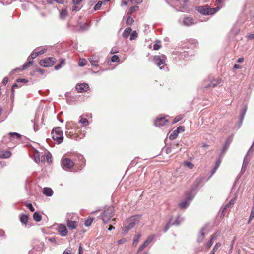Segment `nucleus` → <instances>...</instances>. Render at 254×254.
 Listing matches in <instances>:
<instances>
[{
	"label": "nucleus",
	"mask_w": 254,
	"mask_h": 254,
	"mask_svg": "<svg viewBox=\"0 0 254 254\" xmlns=\"http://www.w3.org/2000/svg\"><path fill=\"white\" fill-rule=\"evenodd\" d=\"M237 197V195L236 194H235V196L234 198H232L230 200V201L228 203H229L230 205H233L234 204L235 200L236 199V198Z\"/></svg>",
	"instance_id": "nucleus-58"
},
{
	"label": "nucleus",
	"mask_w": 254,
	"mask_h": 254,
	"mask_svg": "<svg viewBox=\"0 0 254 254\" xmlns=\"http://www.w3.org/2000/svg\"><path fill=\"white\" fill-rule=\"evenodd\" d=\"M65 59H61L60 64H57L55 66L54 68L56 70H58L61 69L62 66H63L65 64Z\"/></svg>",
	"instance_id": "nucleus-24"
},
{
	"label": "nucleus",
	"mask_w": 254,
	"mask_h": 254,
	"mask_svg": "<svg viewBox=\"0 0 254 254\" xmlns=\"http://www.w3.org/2000/svg\"><path fill=\"white\" fill-rule=\"evenodd\" d=\"M56 59L53 57H48L42 59L39 61V64L41 66L47 67L54 65L56 63Z\"/></svg>",
	"instance_id": "nucleus-7"
},
{
	"label": "nucleus",
	"mask_w": 254,
	"mask_h": 254,
	"mask_svg": "<svg viewBox=\"0 0 254 254\" xmlns=\"http://www.w3.org/2000/svg\"><path fill=\"white\" fill-rule=\"evenodd\" d=\"M231 141H232V139L230 138H228L226 141L225 144L223 147L222 150V153H224L227 150V149L229 147Z\"/></svg>",
	"instance_id": "nucleus-26"
},
{
	"label": "nucleus",
	"mask_w": 254,
	"mask_h": 254,
	"mask_svg": "<svg viewBox=\"0 0 254 254\" xmlns=\"http://www.w3.org/2000/svg\"><path fill=\"white\" fill-rule=\"evenodd\" d=\"M33 219L37 222L41 220L42 216L38 212H35L33 215Z\"/></svg>",
	"instance_id": "nucleus-27"
},
{
	"label": "nucleus",
	"mask_w": 254,
	"mask_h": 254,
	"mask_svg": "<svg viewBox=\"0 0 254 254\" xmlns=\"http://www.w3.org/2000/svg\"><path fill=\"white\" fill-rule=\"evenodd\" d=\"M134 0H126L124 1H122L121 5L127 6L130 3H132Z\"/></svg>",
	"instance_id": "nucleus-49"
},
{
	"label": "nucleus",
	"mask_w": 254,
	"mask_h": 254,
	"mask_svg": "<svg viewBox=\"0 0 254 254\" xmlns=\"http://www.w3.org/2000/svg\"><path fill=\"white\" fill-rule=\"evenodd\" d=\"M139 10V7L138 6H133L131 7L128 11L127 12V15H132L134 12L137 11Z\"/></svg>",
	"instance_id": "nucleus-28"
},
{
	"label": "nucleus",
	"mask_w": 254,
	"mask_h": 254,
	"mask_svg": "<svg viewBox=\"0 0 254 254\" xmlns=\"http://www.w3.org/2000/svg\"><path fill=\"white\" fill-rule=\"evenodd\" d=\"M51 135L53 139L56 141L57 144H60L63 141V132L60 127H54L51 131Z\"/></svg>",
	"instance_id": "nucleus-3"
},
{
	"label": "nucleus",
	"mask_w": 254,
	"mask_h": 254,
	"mask_svg": "<svg viewBox=\"0 0 254 254\" xmlns=\"http://www.w3.org/2000/svg\"><path fill=\"white\" fill-rule=\"evenodd\" d=\"M168 122V120L165 117L158 118L156 120L154 125L156 127H161L165 125Z\"/></svg>",
	"instance_id": "nucleus-13"
},
{
	"label": "nucleus",
	"mask_w": 254,
	"mask_h": 254,
	"mask_svg": "<svg viewBox=\"0 0 254 254\" xmlns=\"http://www.w3.org/2000/svg\"><path fill=\"white\" fill-rule=\"evenodd\" d=\"M76 89L79 93L87 91L89 89V86L86 83H78L76 85Z\"/></svg>",
	"instance_id": "nucleus-10"
},
{
	"label": "nucleus",
	"mask_w": 254,
	"mask_h": 254,
	"mask_svg": "<svg viewBox=\"0 0 254 254\" xmlns=\"http://www.w3.org/2000/svg\"><path fill=\"white\" fill-rule=\"evenodd\" d=\"M11 156V153L9 151H0V158L7 159Z\"/></svg>",
	"instance_id": "nucleus-19"
},
{
	"label": "nucleus",
	"mask_w": 254,
	"mask_h": 254,
	"mask_svg": "<svg viewBox=\"0 0 254 254\" xmlns=\"http://www.w3.org/2000/svg\"><path fill=\"white\" fill-rule=\"evenodd\" d=\"M52 155L50 152H48L45 156V159H47L48 162L51 161Z\"/></svg>",
	"instance_id": "nucleus-56"
},
{
	"label": "nucleus",
	"mask_w": 254,
	"mask_h": 254,
	"mask_svg": "<svg viewBox=\"0 0 254 254\" xmlns=\"http://www.w3.org/2000/svg\"><path fill=\"white\" fill-rule=\"evenodd\" d=\"M86 62L85 59H80L78 62V65L80 67H83L85 65Z\"/></svg>",
	"instance_id": "nucleus-48"
},
{
	"label": "nucleus",
	"mask_w": 254,
	"mask_h": 254,
	"mask_svg": "<svg viewBox=\"0 0 254 254\" xmlns=\"http://www.w3.org/2000/svg\"><path fill=\"white\" fill-rule=\"evenodd\" d=\"M140 237H141V235H140V234H137L134 236V238L133 239V245L134 246H136L137 244V243L139 241V239L140 238Z\"/></svg>",
	"instance_id": "nucleus-38"
},
{
	"label": "nucleus",
	"mask_w": 254,
	"mask_h": 254,
	"mask_svg": "<svg viewBox=\"0 0 254 254\" xmlns=\"http://www.w3.org/2000/svg\"><path fill=\"white\" fill-rule=\"evenodd\" d=\"M154 239V236L151 235L149 237H148V238L146 239V241L148 243H150Z\"/></svg>",
	"instance_id": "nucleus-62"
},
{
	"label": "nucleus",
	"mask_w": 254,
	"mask_h": 254,
	"mask_svg": "<svg viewBox=\"0 0 254 254\" xmlns=\"http://www.w3.org/2000/svg\"><path fill=\"white\" fill-rule=\"evenodd\" d=\"M8 82V78L7 77H5L3 78V79L2 81V83L3 84V85H5L7 84Z\"/></svg>",
	"instance_id": "nucleus-63"
},
{
	"label": "nucleus",
	"mask_w": 254,
	"mask_h": 254,
	"mask_svg": "<svg viewBox=\"0 0 254 254\" xmlns=\"http://www.w3.org/2000/svg\"><path fill=\"white\" fill-rule=\"evenodd\" d=\"M25 205L26 206V207L28 208L29 209V210L31 211V212H34L35 211V209L33 207L32 204L31 203H27V202H26L25 203Z\"/></svg>",
	"instance_id": "nucleus-41"
},
{
	"label": "nucleus",
	"mask_w": 254,
	"mask_h": 254,
	"mask_svg": "<svg viewBox=\"0 0 254 254\" xmlns=\"http://www.w3.org/2000/svg\"><path fill=\"white\" fill-rule=\"evenodd\" d=\"M120 60L118 55H114L112 56V63L113 62H117L120 63Z\"/></svg>",
	"instance_id": "nucleus-53"
},
{
	"label": "nucleus",
	"mask_w": 254,
	"mask_h": 254,
	"mask_svg": "<svg viewBox=\"0 0 254 254\" xmlns=\"http://www.w3.org/2000/svg\"><path fill=\"white\" fill-rule=\"evenodd\" d=\"M93 219L91 218H88L87 220H85L84 224L86 226L89 227L91 225Z\"/></svg>",
	"instance_id": "nucleus-46"
},
{
	"label": "nucleus",
	"mask_w": 254,
	"mask_h": 254,
	"mask_svg": "<svg viewBox=\"0 0 254 254\" xmlns=\"http://www.w3.org/2000/svg\"><path fill=\"white\" fill-rule=\"evenodd\" d=\"M16 82L18 83H26L28 82V80L25 79H17L16 80Z\"/></svg>",
	"instance_id": "nucleus-60"
},
{
	"label": "nucleus",
	"mask_w": 254,
	"mask_h": 254,
	"mask_svg": "<svg viewBox=\"0 0 254 254\" xmlns=\"http://www.w3.org/2000/svg\"><path fill=\"white\" fill-rule=\"evenodd\" d=\"M149 243H147L146 241H145L143 244L139 248L138 252H141L142 251L145 247H146L147 246H148Z\"/></svg>",
	"instance_id": "nucleus-52"
},
{
	"label": "nucleus",
	"mask_w": 254,
	"mask_h": 254,
	"mask_svg": "<svg viewBox=\"0 0 254 254\" xmlns=\"http://www.w3.org/2000/svg\"><path fill=\"white\" fill-rule=\"evenodd\" d=\"M171 221H172V218H171L169 220V221L167 223V224L166 225V226L164 227V229H163V231L164 232H166L169 229L170 227L171 226H172V225H171Z\"/></svg>",
	"instance_id": "nucleus-42"
},
{
	"label": "nucleus",
	"mask_w": 254,
	"mask_h": 254,
	"mask_svg": "<svg viewBox=\"0 0 254 254\" xmlns=\"http://www.w3.org/2000/svg\"><path fill=\"white\" fill-rule=\"evenodd\" d=\"M9 134L10 137L15 136L17 138H20L21 136L20 134L17 132H10Z\"/></svg>",
	"instance_id": "nucleus-54"
},
{
	"label": "nucleus",
	"mask_w": 254,
	"mask_h": 254,
	"mask_svg": "<svg viewBox=\"0 0 254 254\" xmlns=\"http://www.w3.org/2000/svg\"><path fill=\"white\" fill-rule=\"evenodd\" d=\"M101 219L105 224L110 223L111 219V209L110 207L103 211L101 214Z\"/></svg>",
	"instance_id": "nucleus-8"
},
{
	"label": "nucleus",
	"mask_w": 254,
	"mask_h": 254,
	"mask_svg": "<svg viewBox=\"0 0 254 254\" xmlns=\"http://www.w3.org/2000/svg\"><path fill=\"white\" fill-rule=\"evenodd\" d=\"M183 220L184 219L183 218H181L179 216H178L176 220L173 223L171 222V225L178 226L180 225L181 223L183 221Z\"/></svg>",
	"instance_id": "nucleus-29"
},
{
	"label": "nucleus",
	"mask_w": 254,
	"mask_h": 254,
	"mask_svg": "<svg viewBox=\"0 0 254 254\" xmlns=\"http://www.w3.org/2000/svg\"><path fill=\"white\" fill-rule=\"evenodd\" d=\"M43 193L47 196H51L53 194V191L52 189L45 187L43 189Z\"/></svg>",
	"instance_id": "nucleus-20"
},
{
	"label": "nucleus",
	"mask_w": 254,
	"mask_h": 254,
	"mask_svg": "<svg viewBox=\"0 0 254 254\" xmlns=\"http://www.w3.org/2000/svg\"><path fill=\"white\" fill-rule=\"evenodd\" d=\"M137 36L138 34L136 31H134L132 32H131L129 38L130 40L132 41L135 39L137 37Z\"/></svg>",
	"instance_id": "nucleus-37"
},
{
	"label": "nucleus",
	"mask_w": 254,
	"mask_h": 254,
	"mask_svg": "<svg viewBox=\"0 0 254 254\" xmlns=\"http://www.w3.org/2000/svg\"><path fill=\"white\" fill-rule=\"evenodd\" d=\"M34 160L36 163L40 162V155L39 152L35 153Z\"/></svg>",
	"instance_id": "nucleus-44"
},
{
	"label": "nucleus",
	"mask_w": 254,
	"mask_h": 254,
	"mask_svg": "<svg viewBox=\"0 0 254 254\" xmlns=\"http://www.w3.org/2000/svg\"><path fill=\"white\" fill-rule=\"evenodd\" d=\"M216 237V236L215 235V234H213L211 236L210 240L207 242V243L206 244V246L208 248H209L212 246V245L213 243V239Z\"/></svg>",
	"instance_id": "nucleus-30"
},
{
	"label": "nucleus",
	"mask_w": 254,
	"mask_h": 254,
	"mask_svg": "<svg viewBox=\"0 0 254 254\" xmlns=\"http://www.w3.org/2000/svg\"><path fill=\"white\" fill-rule=\"evenodd\" d=\"M61 164L64 170L68 171L74 166L75 163L68 158L63 157Z\"/></svg>",
	"instance_id": "nucleus-6"
},
{
	"label": "nucleus",
	"mask_w": 254,
	"mask_h": 254,
	"mask_svg": "<svg viewBox=\"0 0 254 254\" xmlns=\"http://www.w3.org/2000/svg\"><path fill=\"white\" fill-rule=\"evenodd\" d=\"M182 22L183 24L187 26H190L194 24L193 19L191 17L189 16L184 17Z\"/></svg>",
	"instance_id": "nucleus-14"
},
{
	"label": "nucleus",
	"mask_w": 254,
	"mask_h": 254,
	"mask_svg": "<svg viewBox=\"0 0 254 254\" xmlns=\"http://www.w3.org/2000/svg\"><path fill=\"white\" fill-rule=\"evenodd\" d=\"M175 130L179 133L184 131V127L183 126H179Z\"/></svg>",
	"instance_id": "nucleus-55"
},
{
	"label": "nucleus",
	"mask_w": 254,
	"mask_h": 254,
	"mask_svg": "<svg viewBox=\"0 0 254 254\" xmlns=\"http://www.w3.org/2000/svg\"><path fill=\"white\" fill-rule=\"evenodd\" d=\"M57 230L60 234L63 237L66 236L68 233V230L66 226L62 224H59Z\"/></svg>",
	"instance_id": "nucleus-11"
},
{
	"label": "nucleus",
	"mask_w": 254,
	"mask_h": 254,
	"mask_svg": "<svg viewBox=\"0 0 254 254\" xmlns=\"http://www.w3.org/2000/svg\"><path fill=\"white\" fill-rule=\"evenodd\" d=\"M183 118V115H179V116H178L174 118V120H173V121L172 123H173V124H175V123H176L178 122H179V121H180V120H181Z\"/></svg>",
	"instance_id": "nucleus-50"
},
{
	"label": "nucleus",
	"mask_w": 254,
	"mask_h": 254,
	"mask_svg": "<svg viewBox=\"0 0 254 254\" xmlns=\"http://www.w3.org/2000/svg\"><path fill=\"white\" fill-rule=\"evenodd\" d=\"M167 57L164 55H156L154 57L153 61L156 65L159 67L160 69H162L166 65V61Z\"/></svg>",
	"instance_id": "nucleus-5"
},
{
	"label": "nucleus",
	"mask_w": 254,
	"mask_h": 254,
	"mask_svg": "<svg viewBox=\"0 0 254 254\" xmlns=\"http://www.w3.org/2000/svg\"><path fill=\"white\" fill-rule=\"evenodd\" d=\"M184 164L190 169H192L194 167V165L191 162L189 161H185Z\"/></svg>",
	"instance_id": "nucleus-47"
},
{
	"label": "nucleus",
	"mask_w": 254,
	"mask_h": 254,
	"mask_svg": "<svg viewBox=\"0 0 254 254\" xmlns=\"http://www.w3.org/2000/svg\"><path fill=\"white\" fill-rule=\"evenodd\" d=\"M77 156L79 160L82 161L84 163L83 166H84L85 160L84 159L83 155H82L81 154H78V155H77Z\"/></svg>",
	"instance_id": "nucleus-57"
},
{
	"label": "nucleus",
	"mask_w": 254,
	"mask_h": 254,
	"mask_svg": "<svg viewBox=\"0 0 254 254\" xmlns=\"http://www.w3.org/2000/svg\"><path fill=\"white\" fill-rule=\"evenodd\" d=\"M206 231V228L203 227L201 229V230L199 232V235L197 237V241L198 243L202 242L204 238L205 233Z\"/></svg>",
	"instance_id": "nucleus-18"
},
{
	"label": "nucleus",
	"mask_w": 254,
	"mask_h": 254,
	"mask_svg": "<svg viewBox=\"0 0 254 254\" xmlns=\"http://www.w3.org/2000/svg\"><path fill=\"white\" fill-rule=\"evenodd\" d=\"M74 123L72 122H69L66 123L65 126V128L66 130L65 132L66 136L68 137H71L73 135V132L69 131L70 129H72V126H73Z\"/></svg>",
	"instance_id": "nucleus-12"
},
{
	"label": "nucleus",
	"mask_w": 254,
	"mask_h": 254,
	"mask_svg": "<svg viewBox=\"0 0 254 254\" xmlns=\"http://www.w3.org/2000/svg\"><path fill=\"white\" fill-rule=\"evenodd\" d=\"M138 159V158L137 157H136L131 162V163L129 164V166H128V167L129 168H131L133 166L136 165L137 164V160Z\"/></svg>",
	"instance_id": "nucleus-43"
},
{
	"label": "nucleus",
	"mask_w": 254,
	"mask_h": 254,
	"mask_svg": "<svg viewBox=\"0 0 254 254\" xmlns=\"http://www.w3.org/2000/svg\"><path fill=\"white\" fill-rule=\"evenodd\" d=\"M67 226L71 230L74 229L77 226V222L68 219L67 220Z\"/></svg>",
	"instance_id": "nucleus-21"
},
{
	"label": "nucleus",
	"mask_w": 254,
	"mask_h": 254,
	"mask_svg": "<svg viewBox=\"0 0 254 254\" xmlns=\"http://www.w3.org/2000/svg\"><path fill=\"white\" fill-rule=\"evenodd\" d=\"M79 123L82 124L83 127H86L89 124L88 120L85 118H82Z\"/></svg>",
	"instance_id": "nucleus-33"
},
{
	"label": "nucleus",
	"mask_w": 254,
	"mask_h": 254,
	"mask_svg": "<svg viewBox=\"0 0 254 254\" xmlns=\"http://www.w3.org/2000/svg\"><path fill=\"white\" fill-rule=\"evenodd\" d=\"M221 247L220 243H217L209 254H215V252Z\"/></svg>",
	"instance_id": "nucleus-34"
},
{
	"label": "nucleus",
	"mask_w": 254,
	"mask_h": 254,
	"mask_svg": "<svg viewBox=\"0 0 254 254\" xmlns=\"http://www.w3.org/2000/svg\"><path fill=\"white\" fill-rule=\"evenodd\" d=\"M19 219L22 224L26 225L28 222L29 216L27 214L22 213L19 215Z\"/></svg>",
	"instance_id": "nucleus-17"
},
{
	"label": "nucleus",
	"mask_w": 254,
	"mask_h": 254,
	"mask_svg": "<svg viewBox=\"0 0 254 254\" xmlns=\"http://www.w3.org/2000/svg\"><path fill=\"white\" fill-rule=\"evenodd\" d=\"M67 15V11L65 9H62L61 11L60 17L61 19H64Z\"/></svg>",
	"instance_id": "nucleus-31"
},
{
	"label": "nucleus",
	"mask_w": 254,
	"mask_h": 254,
	"mask_svg": "<svg viewBox=\"0 0 254 254\" xmlns=\"http://www.w3.org/2000/svg\"><path fill=\"white\" fill-rule=\"evenodd\" d=\"M221 82V80L220 79H214L211 81L210 83L207 86H204V88L206 89H208L209 88H214L216 87L217 85L219 84Z\"/></svg>",
	"instance_id": "nucleus-15"
},
{
	"label": "nucleus",
	"mask_w": 254,
	"mask_h": 254,
	"mask_svg": "<svg viewBox=\"0 0 254 254\" xmlns=\"http://www.w3.org/2000/svg\"><path fill=\"white\" fill-rule=\"evenodd\" d=\"M191 190H188L186 193V197L184 200L180 202L179 207L181 209H186L190 204V201L194 197L193 194H190Z\"/></svg>",
	"instance_id": "nucleus-4"
},
{
	"label": "nucleus",
	"mask_w": 254,
	"mask_h": 254,
	"mask_svg": "<svg viewBox=\"0 0 254 254\" xmlns=\"http://www.w3.org/2000/svg\"><path fill=\"white\" fill-rule=\"evenodd\" d=\"M102 3H103L102 1H98L97 2V3L94 7V10L95 11L98 10L100 8L101 6H102Z\"/></svg>",
	"instance_id": "nucleus-45"
},
{
	"label": "nucleus",
	"mask_w": 254,
	"mask_h": 254,
	"mask_svg": "<svg viewBox=\"0 0 254 254\" xmlns=\"http://www.w3.org/2000/svg\"><path fill=\"white\" fill-rule=\"evenodd\" d=\"M53 1H55L59 4H63L64 3V0H47V2L49 4H51Z\"/></svg>",
	"instance_id": "nucleus-51"
},
{
	"label": "nucleus",
	"mask_w": 254,
	"mask_h": 254,
	"mask_svg": "<svg viewBox=\"0 0 254 254\" xmlns=\"http://www.w3.org/2000/svg\"><path fill=\"white\" fill-rule=\"evenodd\" d=\"M140 215H134L128 218L124 224V232L127 233L138 224L140 221Z\"/></svg>",
	"instance_id": "nucleus-1"
},
{
	"label": "nucleus",
	"mask_w": 254,
	"mask_h": 254,
	"mask_svg": "<svg viewBox=\"0 0 254 254\" xmlns=\"http://www.w3.org/2000/svg\"><path fill=\"white\" fill-rule=\"evenodd\" d=\"M134 19L131 17V15H127V18L126 21L127 24L128 25H131L132 23L134 22Z\"/></svg>",
	"instance_id": "nucleus-32"
},
{
	"label": "nucleus",
	"mask_w": 254,
	"mask_h": 254,
	"mask_svg": "<svg viewBox=\"0 0 254 254\" xmlns=\"http://www.w3.org/2000/svg\"><path fill=\"white\" fill-rule=\"evenodd\" d=\"M166 2L169 4V5H170L171 6H173L172 5L170 4V3L167 1V0H166ZM171 2H172V4L173 5V7H175V6L176 7H177L179 5V4H181V2L178 0H172Z\"/></svg>",
	"instance_id": "nucleus-35"
},
{
	"label": "nucleus",
	"mask_w": 254,
	"mask_h": 254,
	"mask_svg": "<svg viewBox=\"0 0 254 254\" xmlns=\"http://www.w3.org/2000/svg\"><path fill=\"white\" fill-rule=\"evenodd\" d=\"M202 179L201 178H197L195 179L192 187L188 190H191V193L194 196L196 194V190L198 187L199 185L201 183Z\"/></svg>",
	"instance_id": "nucleus-9"
},
{
	"label": "nucleus",
	"mask_w": 254,
	"mask_h": 254,
	"mask_svg": "<svg viewBox=\"0 0 254 254\" xmlns=\"http://www.w3.org/2000/svg\"><path fill=\"white\" fill-rule=\"evenodd\" d=\"M38 55H38V53L37 52H33L31 54L30 57H31L32 59H34L36 58Z\"/></svg>",
	"instance_id": "nucleus-59"
},
{
	"label": "nucleus",
	"mask_w": 254,
	"mask_h": 254,
	"mask_svg": "<svg viewBox=\"0 0 254 254\" xmlns=\"http://www.w3.org/2000/svg\"><path fill=\"white\" fill-rule=\"evenodd\" d=\"M32 63H33V62H31V61H27V62H26L22 65V69H23V70L26 69V68L29 67L30 66L31 64H32Z\"/></svg>",
	"instance_id": "nucleus-39"
},
{
	"label": "nucleus",
	"mask_w": 254,
	"mask_h": 254,
	"mask_svg": "<svg viewBox=\"0 0 254 254\" xmlns=\"http://www.w3.org/2000/svg\"><path fill=\"white\" fill-rule=\"evenodd\" d=\"M220 9L219 6L210 8L208 5L198 6L196 7V10L204 15H213Z\"/></svg>",
	"instance_id": "nucleus-2"
},
{
	"label": "nucleus",
	"mask_w": 254,
	"mask_h": 254,
	"mask_svg": "<svg viewBox=\"0 0 254 254\" xmlns=\"http://www.w3.org/2000/svg\"><path fill=\"white\" fill-rule=\"evenodd\" d=\"M88 60L93 66L98 67V65L96 64L99 61V57L97 56H91L88 58Z\"/></svg>",
	"instance_id": "nucleus-16"
},
{
	"label": "nucleus",
	"mask_w": 254,
	"mask_h": 254,
	"mask_svg": "<svg viewBox=\"0 0 254 254\" xmlns=\"http://www.w3.org/2000/svg\"><path fill=\"white\" fill-rule=\"evenodd\" d=\"M90 27V24L87 23H84L80 25L79 31L82 32L87 30Z\"/></svg>",
	"instance_id": "nucleus-23"
},
{
	"label": "nucleus",
	"mask_w": 254,
	"mask_h": 254,
	"mask_svg": "<svg viewBox=\"0 0 254 254\" xmlns=\"http://www.w3.org/2000/svg\"><path fill=\"white\" fill-rule=\"evenodd\" d=\"M246 110H247V107L246 106L244 107V108L242 109V112L241 113V115H240V120L241 123H242L243 121V120L244 118Z\"/></svg>",
	"instance_id": "nucleus-36"
},
{
	"label": "nucleus",
	"mask_w": 254,
	"mask_h": 254,
	"mask_svg": "<svg viewBox=\"0 0 254 254\" xmlns=\"http://www.w3.org/2000/svg\"><path fill=\"white\" fill-rule=\"evenodd\" d=\"M178 133L176 132V130H175L169 136V139L170 140H174L177 138L178 136Z\"/></svg>",
	"instance_id": "nucleus-40"
},
{
	"label": "nucleus",
	"mask_w": 254,
	"mask_h": 254,
	"mask_svg": "<svg viewBox=\"0 0 254 254\" xmlns=\"http://www.w3.org/2000/svg\"><path fill=\"white\" fill-rule=\"evenodd\" d=\"M178 55L181 60H187L189 57L188 54L186 51L180 53Z\"/></svg>",
	"instance_id": "nucleus-25"
},
{
	"label": "nucleus",
	"mask_w": 254,
	"mask_h": 254,
	"mask_svg": "<svg viewBox=\"0 0 254 254\" xmlns=\"http://www.w3.org/2000/svg\"><path fill=\"white\" fill-rule=\"evenodd\" d=\"M250 216L251 218H254V203L253 204Z\"/></svg>",
	"instance_id": "nucleus-64"
},
{
	"label": "nucleus",
	"mask_w": 254,
	"mask_h": 254,
	"mask_svg": "<svg viewBox=\"0 0 254 254\" xmlns=\"http://www.w3.org/2000/svg\"><path fill=\"white\" fill-rule=\"evenodd\" d=\"M131 32L132 29L130 27L126 28L122 34L123 38H127Z\"/></svg>",
	"instance_id": "nucleus-22"
},
{
	"label": "nucleus",
	"mask_w": 254,
	"mask_h": 254,
	"mask_svg": "<svg viewBox=\"0 0 254 254\" xmlns=\"http://www.w3.org/2000/svg\"><path fill=\"white\" fill-rule=\"evenodd\" d=\"M46 239H47L48 240V241L51 242H53V243H56V238L55 237H54L46 238Z\"/></svg>",
	"instance_id": "nucleus-61"
}]
</instances>
